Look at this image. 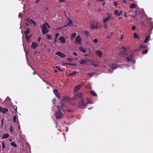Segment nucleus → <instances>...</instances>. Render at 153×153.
<instances>
[{
    "instance_id": "bf43d9fd",
    "label": "nucleus",
    "mask_w": 153,
    "mask_h": 153,
    "mask_svg": "<svg viewBox=\"0 0 153 153\" xmlns=\"http://www.w3.org/2000/svg\"><path fill=\"white\" fill-rule=\"evenodd\" d=\"M122 1L124 3H126V0H122Z\"/></svg>"
},
{
    "instance_id": "f3484780",
    "label": "nucleus",
    "mask_w": 153,
    "mask_h": 153,
    "mask_svg": "<svg viewBox=\"0 0 153 153\" xmlns=\"http://www.w3.org/2000/svg\"><path fill=\"white\" fill-rule=\"evenodd\" d=\"M96 54L99 57H102V53L100 51H96Z\"/></svg>"
},
{
    "instance_id": "aec40b11",
    "label": "nucleus",
    "mask_w": 153,
    "mask_h": 153,
    "mask_svg": "<svg viewBox=\"0 0 153 153\" xmlns=\"http://www.w3.org/2000/svg\"><path fill=\"white\" fill-rule=\"evenodd\" d=\"M150 39V36H147L145 38L144 41V42L145 43H147V41L149 40Z\"/></svg>"
},
{
    "instance_id": "69168bd1",
    "label": "nucleus",
    "mask_w": 153,
    "mask_h": 153,
    "mask_svg": "<svg viewBox=\"0 0 153 153\" xmlns=\"http://www.w3.org/2000/svg\"><path fill=\"white\" fill-rule=\"evenodd\" d=\"M39 0H36L35 2V3H38L39 2Z\"/></svg>"
},
{
    "instance_id": "cd10ccee",
    "label": "nucleus",
    "mask_w": 153,
    "mask_h": 153,
    "mask_svg": "<svg viewBox=\"0 0 153 153\" xmlns=\"http://www.w3.org/2000/svg\"><path fill=\"white\" fill-rule=\"evenodd\" d=\"M10 145L11 146L15 147H17L16 144L14 142H12L10 143Z\"/></svg>"
},
{
    "instance_id": "8fccbe9b",
    "label": "nucleus",
    "mask_w": 153,
    "mask_h": 153,
    "mask_svg": "<svg viewBox=\"0 0 153 153\" xmlns=\"http://www.w3.org/2000/svg\"><path fill=\"white\" fill-rule=\"evenodd\" d=\"M114 6H116L118 5V3L116 2H114Z\"/></svg>"
},
{
    "instance_id": "c03bdc74",
    "label": "nucleus",
    "mask_w": 153,
    "mask_h": 153,
    "mask_svg": "<svg viewBox=\"0 0 153 153\" xmlns=\"http://www.w3.org/2000/svg\"><path fill=\"white\" fill-rule=\"evenodd\" d=\"M2 148L3 149H4L5 146V144L3 142L2 143Z\"/></svg>"
},
{
    "instance_id": "72a5a7b5",
    "label": "nucleus",
    "mask_w": 153,
    "mask_h": 153,
    "mask_svg": "<svg viewBox=\"0 0 153 153\" xmlns=\"http://www.w3.org/2000/svg\"><path fill=\"white\" fill-rule=\"evenodd\" d=\"M134 36L135 39H137L138 37V35L136 33H134Z\"/></svg>"
},
{
    "instance_id": "412c9836",
    "label": "nucleus",
    "mask_w": 153,
    "mask_h": 153,
    "mask_svg": "<svg viewBox=\"0 0 153 153\" xmlns=\"http://www.w3.org/2000/svg\"><path fill=\"white\" fill-rule=\"evenodd\" d=\"M77 97L81 100V99H83L82 97V93L81 92L78 93L77 94Z\"/></svg>"
},
{
    "instance_id": "774afa93",
    "label": "nucleus",
    "mask_w": 153,
    "mask_h": 153,
    "mask_svg": "<svg viewBox=\"0 0 153 153\" xmlns=\"http://www.w3.org/2000/svg\"><path fill=\"white\" fill-rule=\"evenodd\" d=\"M136 17V15H134L132 16V17L133 18H135Z\"/></svg>"
},
{
    "instance_id": "20e7f679",
    "label": "nucleus",
    "mask_w": 153,
    "mask_h": 153,
    "mask_svg": "<svg viewBox=\"0 0 153 153\" xmlns=\"http://www.w3.org/2000/svg\"><path fill=\"white\" fill-rule=\"evenodd\" d=\"M63 114L59 110L56 112V118L57 119H60L62 117Z\"/></svg>"
},
{
    "instance_id": "9d476101",
    "label": "nucleus",
    "mask_w": 153,
    "mask_h": 153,
    "mask_svg": "<svg viewBox=\"0 0 153 153\" xmlns=\"http://www.w3.org/2000/svg\"><path fill=\"white\" fill-rule=\"evenodd\" d=\"M109 67L113 70L118 67V65L116 64H112L109 65Z\"/></svg>"
},
{
    "instance_id": "0e129e2a",
    "label": "nucleus",
    "mask_w": 153,
    "mask_h": 153,
    "mask_svg": "<svg viewBox=\"0 0 153 153\" xmlns=\"http://www.w3.org/2000/svg\"><path fill=\"white\" fill-rule=\"evenodd\" d=\"M57 41L56 39L55 38L54 41V43H55Z\"/></svg>"
},
{
    "instance_id": "2f4dec72",
    "label": "nucleus",
    "mask_w": 153,
    "mask_h": 153,
    "mask_svg": "<svg viewBox=\"0 0 153 153\" xmlns=\"http://www.w3.org/2000/svg\"><path fill=\"white\" fill-rule=\"evenodd\" d=\"M25 38L27 39V41L28 42H30V40H29L30 37L28 36H25Z\"/></svg>"
},
{
    "instance_id": "393cba45",
    "label": "nucleus",
    "mask_w": 153,
    "mask_h": 153,
    "mask_svg": "<svg viewBox=\"0 0 153 153\" xmlns=\"http://www.w3.org/2000/svg\"><path fill=\"white\" fill-rule=\"evenodd\" d=\"M58 107L59 108V109H62V108H65V107H64V105L61 103H59L58 105Z\"/></svg>"
},
{
    "instance_id": "052dcab7",
    "label": "nucleus",
    "mask_w": 153,
    "mask_h": 153,
    "mask_svg": "<svg viewBox=\"0 0 153 153\" xmlns=\"http://www.w3.org/2000/svg\"><path fill=\"white\" fill-rule=\"evenodd\" d=\"M123 13L122 11H121L120 12L119 14V16H120L122 13Z\"/></svg>"
},
{
    "instance_id": "79ce46f5",
    "label": "nucleus",
    "mask_w": 153,
    "mask_h": 153,
    "mask_svg": "<svg viewBox=\"0 0 153 153\" xmlns=\"http://www.w3.org/2000/svg\"><path fill=\"white\" fill-rule=\"evenodd\" d=\"M10 132H13V128L12 126H10Z\"/></svg>"
},
{
    "instance_id": "603ef678",
    "label": "nucleus",
    "mask_w": 153,
    "mask_h": 153,
    "mask_svg": "<svg viewBox=\"0 0 153 153\" xmlns=\"http://www.w3.org/2000/svg\"><path fill=\"white\" fill-rule=\"evenodd\" d=\"M59 2L60 3L63 2H65V0H59Z\"/></svg>"
},
{
    "instance_id": "bb28decb",
    "label": "nucleus",
    "mask_w": 153,
    "mask_h": 153,
    "mask_svg": "<svg viewBox=\"0 0 153 153\" xmlns=\"http://www.w3.org/2000/svg\"><path fill=\"white\" fill-rule=\"evenodd\" d=\"M62 100H65L66 101H67L69 100L68 97V96H65L63 97Z\"/></svg>"
},
{
    "instance_id": "473e14b6",
    "label": "nucleus",
    "mask_w": 153,
    "mask_h": 153,
    "mask_svg": "<svg viewBox=\"0 0 153 153\" xmlns=\"http://www.w3.org/2000/svg\"><path fill=\"white\" fill-rule=\"evenodd\" d=\"M77 73V71H75L73 73L69 74L68 75H70L71 76H73L74 75L76 74Z\"/></svg>"
},
{
    "instance_id": "7ed1b4c3",
    "label": "nucleus",
    "mask_w": 153,
    "mask_h": 153,
    "mask_svg": "<svg viewBox=\"0 0 153 153\" xmlns=\"http://www.w3.org/2000/svg\"><path fill=\"white\" fill-rule=\"evenodd\" d=\"M121 48L123 51H121V54L124 56H127L128 54V53L127 51V48L126 47H122Z\"/></svg>"
},
{
    "instance_id": "4be33fe9",
    "label": "nucleus",
    "mask_w": 153,
    "mask_h": 153,
    "mask_svg": "<svg viewBox=\"0 0 153 153\" xmlns=\"http://www.w3.org/2000/svg\"><path fill=\"white\" fill-rule=\"evenodd\" d=\"M136 5L135 4L132 3L131 4L130 6V7L131 9H134L136 7Z\"/></svg>"
},
{
    "instance_id": "6ab92c4d",
    "label": "nucleus",
    "mask_w": 153,
    "mask_h": 153,
    "mask_svg": "<svg viewBox=\"0 0 153 153\" xmlns=\"http://www.w3.org/2000/svg\"><path fill=\"white\" fill-rule=\"evenodd\" d=\"M8 111V109L5 108H3L2 113L3 114H5Z\"/></svg>"
},
{
    "instance_id": "1a4fd4ad",
    "label": "nucleus",
    "mask_w": 153,
    "mask_h": 153,
    "mask_svg": "<svg viewBox=\"0 0 153 153\" xmlns=\"http://www.w3.org/2000/svg\"><path fill=\"white\" fill-rule=\"evenodd\" d=\"M108 16L105 18H103V21L104 23H106L107 21L110 20L111 19V15L110 14L108 13L107 14Z\"/></svg>"
},
{
    "instance_id": "4c0bfd02",
    "label": "nucleus",
    "mask_w": 153,
    "mask_h": 153,
    "mask_svg": "<svg viewBox=\"0 0 153 153\" xmlns=\"http://www.w3.org/2000/svg\"><path fill=\"white\" fill-rule=\"evenodd\" d=\"M76 33H73L71 35V37L72 38H74L76 36Z\"/></svg>"
},
{
    "instance_id": "f8f14e48",
    "label": "nucleus",
    "mask_w": 153,
    "mask_h": 153,
    "mask_svg": "<svg viewBox=\"0 0 153 153\" xmlns=\"http://www.w3.org/2000/svg\"><path fill=\"white\" fill-rule=\"evenodd\" d=\"M82 85V84H80L76 86L74 88V91H76L80 89Z\"/></svg>"
},
{
    "instance_id": "9b49d317",
    "label": "nucleus",
    "mask_w": 153,
    "mask_h": 153,
    "mask_svg": "<svg viewBox=\"0 0 153 153\" xmlns=\"http://www.w3.org/2000/svg\"><path fill=\"white\" fill-rule=\"evenodd\" d=\"M38 44L37 43L33 42L32 43L31 47V48H33V49H35L38 46Z\"/></svg>"
},
{
    "instance_id": "0eeeda50",
    "label": "nucleus",
    "mask_w": 153,
    "mask_h": 153,
    "mask_svg": "<svg viewBox=\"0 0 153 153\" xmlns=\"http://www.w3.org/2000/svg\"><path fill=\"white\" fill-rule=\"evenodd\" d=\"M55 54L59 56V57L63 58L66 56V55L60 51H58L55 53Z\"/></svg>"
},
{
    "instance_id": "5701e85b",
    "label": "nucleus",
    "mask_w": 153,
    "mask_h": 153,
    "mask_svg": "<svg viewBox=\"0 0 153 153\" xmlns=\"http://www.w3.org/2000/svg\"><path fill=\"white\" fill-rule=\"evenodd\" d=\"M30 33V30L28 28H27V30L25 31L24 33L25 35V36H27V35L29 34Z\"/></svg>"
},
{
    "instance_id": "ea45409f",
    "label": "nucleus",
    "mask_w": 153,
    "mask_h": 153,
    "mask_svg": "<svg viewBox=\"0 0 153 153\" xmlns=\"http://www.w3.org/2000/svg\"><path fill=\"white\" fill-rule=\"evenodd\" d=\"M147 53V49H146L143 51L142 53V54H146Z\"/></svg>"
},
{
    "instance_id": "c9c22d12",
    "label": "nucleus",
    "mask_w": 153,
    "mask_h": 153,
    "mask_svg": "<svg viewBox=\"0 0 153 153\" xmlns=\"http://www.w3.org/2000/svg\"><path fill=\"white\" fill-rule=\"evenodd\" d=\"M46 39L49 40L51 39V36L49 34H47L46 35Z\"/></svg>"
},
{
    "instance_id": "680f3d73",
    "label": "nucleus",
    "mask_w": 153,
    "mask_h": 153,
    "mask_svg": "<svg viewBox=\"0 0 153 153\" xmlns=\"http://www.w3.org/2000/svg\"><path fill=\"white\" fill-rule=\"evenodd\" d=\"M66 111H67V112H70L71 111L70 110H68V109L66 110Z\"/></svg>"
},
{
    "instance_id": "de8ad7c7",
    "label": "nucleus",
    "mask_w": 153,
    "mask_h": 153,
    "mask_svg": "<svg viewBox=\"0 0 153 153\" xmlns=\"http://www.w3.org/2000/svg\"><path fill=\"white\" fill-rule=\"evenodd\" d=\"M136 28V27L135 26H133L131 27V29L132 30H135Z\"/></svg>"
},
{
    "instance_id": "58836bf2",
    "label": "nucleus",
    "mask_w": 153,
    "mask_h": 153,
    "mask_svg": "<svg viewBox=\"0 0 153 153\" xmlns=\"http://www.w3.org/2000/svg\"><path fill=\"white\" fill-rule=\"evenodd\" d=\"M85 34L87 35V37L88 36L89 33L88 30H85L84 32Z\"/></svg>"
},
{
    "instance_id": "a878e982",
    "label": "nucleus",
    "mask_w": 153,
    "mask_h": 153,
    "mask_svg": "<svg viewBox=\"0 0 153 153\" xmlns=\"http://www.w3.org/2000/svg\"><path fill=\"white\" fill-rule=\"evenodd\" d=\"M90 93L93 96H97V94L93 91L91 90L90 92Z\"/></svg>"
},
{
    "instance_id": "e433bc0d",
    "label": "nucleus",
    "mask_w": 153,
    "mask_h": 153,
    "mask_svg": "<svg viewBox=\"0 0 153 153\" xmlns=\"http://www.w3.org/2000/svg\"><path fill=\"white\" fill-rule=\"evenodd\" d=\"M114 14L116 16L119 15V11L117 10H115L114 12Z\"/></svg>"
},
{
    "instance_id": "f704fd0d",
    "label": "nucleus",
    "mask_w": 153,
    "mask_h": 153,
    "mask_svg": "<svg viewBox=\"0 0 153 153\" xmlns=\"http://www.w3.org/2000/svg\"><path fill=\"white\" fill-rule=\"evenodd\" d=\"M97 28V27L94 25H92L91 26V28L92 30H93L94 28Z\"/></svg>"
},
{
    "instance_id": "13d9d810",
    "label": "nucleus",
    "mask_w": 153,
    "mask_h": 153,
    "mask_svg": "<svg viewBox=\"0 0 153 153\" xmlns=\"http://www.w3.org/2000/svg\"><path fill=\"white\" fill-rule=\"evenodd\" d=\"M3 121H4V119H2V120H1V126H3Z\"/></svg>"
},
{
    "instance_id": "c756f323",
    "label": "nucleus",
    "mask_w": 153,
    "mask_h": 153,
    "mask_svg": "<svg viewBox=\"0 0 153 153\" xmlns=\"http://www.w3.org/2000/svg\"><path fill=\"white\" fill-rule=\"evenodd\" d=\"M140 24L141 25L145 27L146 25L144 23V22L143 21H140Z\"/></svg>"
},
{
    "instance_id": "423d86ee",
    "label": "nucleus",
    "mask_w": 153,
    "mask_h": 153,
    "mask_svg": "<svg viewBox=\"0 0 153 153\" xmlns=\"http://www.w3.org/2000/svg\"><path fill=\"white\" fill-rule=\"evenodd\" d=\"M134 58L133 55L132 54H129L128 56H126V59L128 61H131L133 60V59Z\"/></svg>"
},
{
    "instance_id": "4468645a",
    "label": "nucleus",
    "mask_w": 153,
    "mask_h": 153,
    "mask_svg": "<svg viewBox=\"0 0 153 153\" xmlns=\"http://www.w3.org/2000/svg\"><path fill=\"white\" fill-rule=\"evenodd\" d=\"M68 23L67 25H65L64 27H65L67 25H68L69 26H71L73 24V21H72L70 19L68 18Z\"/></svg>"
},
{
    "instance_id": "09e8293b",
    "label": "nucleus",
    "mask_w": 153,
    "mask_h": 153,
    "mask_svg": "<svg viewBox=\"0 0 153 153\" xmlns=\"http://www.w3.org/2000/svg\"><path fill=\"white\" fill-rule=\"evenodd\" d=\"M94 42L97 43L98 42V41L97 39H95L94 40Z\"/></svg>"
},
{
    "instance_id": "3c124183",
    "label": "nucleus",
    "mask_w": 153,
    "mask_h": 153,
    "mask_svg": "<svg viewBox=\"0 0 153 153\" xmlns=\"http://www.w3.org/2000/svg\"><path fill=\"white\" fill-rule=\"evenodd\" d=\"M123 36L122 35H121V37L120 38V41H123Z\"/></svg>"
},
{
    "instance_id": "4d7b16f0",
    "label": "nucleus",
    "mask_w": 153,
    "mask_h": 153,
    "mask_svg": "<svg viewBox=\"0 0 153 153\" xmlns=\"http://www.w3.org/2000/svg\"><path fill=\"white\" fill-rule=\"evenodd\" d=\"M124 16H125L126 17V18H127V17H128V16H127V15L126 13H124Z\"/></svg>"
},
{
    "instance_id": "a211bd4d",
    "label": "nucleus",
    "mask_w": 153,
    "mask_h": 153,
    "mask_svg": "<svg viewBox=\"0 0 153 153\" xmlns=\"http://www.w3.org/2000/svg\"><path fill=\"white\" fill-rule=\"evenodd\" d=\"M87 62V61L85 59H82L79 61V63L81 64H85Z\"/></svg>"
},
{
    "instance_id": "6e6552de",
    "label": "nucleus",
    "mask_w": 153,
    "mask_h": 153,
    "mask_svg": "<svg viewBox=\"0 0 153 153\" xmlns=\"http://www.w3.org/2000/svg\"><path fill=\"white\" fill-rule=\"evenodd\" d=\"M53 91V93L55 94L56 96L59 99H60L61 96L59 93L58 92V90L54 89Z\"/></svg>"
},
{
    "instance_id": "39448f33",
    "label": "nucleus",
    "mask_w": 153,
    "mask_h": 153,
    "mask_svg": "<svg viewBox=\"0 0 153 153\" xmlns=\"http://www.w3.org/2000/svg\"><path fill=\"white\" fill-rule=\"evenodd\" d=\"M82 40V39L81 38V36H80L78 35L76 38V42L79 45H81V42Z\"/></svg>"
},
{
    "instance_id": "f257e3e1",
    "label": "nucleus",
    "mask_w": 153,
    "mask_h": 153,
    "mask_svg": "<svg viewBox=\"0 0 153 153\" xmlns=\"http://www.w3.org/2000/svg\"><path fill=\"white\" fill-rule=\"evenodd\" d=\"M87 103L86 101L83 100V99H81V100H79L78 102V106L80 108H84Z\"/></svg>"
},
{
    "instance_id": "b1692460",
    "label": "nucleus",
    "mask_w": 153,
    "mask_h": 153,
    "mask_svg": "<svg viewBox=\"0 0 153 153\" xmlns=\"http://www.w3.org/2000/svg\"><path fill=\"white\" fill-rule=\"evenodd\" d=\"M9 137V135L7 134H4L2 136L3 139H5L8 138Z\"/></svg>"
},
{
    "instance_id": "7c9ffc66",
    "label": "nucleus",
    "mask_w": 153,
    "mask_h": 153,
    "mask_svg": "<svg viewBox=\"0 0 153 153\" xmlns=\"http://www.w3.org/2000/svg\"><path fill=\"white\" fill-rule=\"evenodd\" d=\"M65 64L68 65H71V66H76V64L74 63H65Z\"/></svg>"
},
{
    "instance_id": "dca6fc26",
    "label": "nucleus",
    "mask_w": 153,
    "mask_h": 153,
    "mask_svg": "<svg viewBox=\"0 0 153 153\" xmlns=\"http://www.w3.org/2000/svg\"><path fill=\"white\" fill-rule=\"evenodd\" d=\"M26 21L30 23L31 24L33 23L35 25L36 24L35 22L33 20L29 19H27L26 20Z\"/></svg>"
},
{
    "instance_id": "f03ea898",
    "label": "nucleus",
    "mask_w": 153,
    "mask_h": 153,
    "mask_svg": "<svg viewBox=\"0 0 153 153\" xmlns=\"http://www.w3.org/2000/svg\"><path fill=\"white\" fill-rule=\"evenodd\" d=\"M47 26H48L49 28H50L49 25L47 23H44L43 25L42 32L43 34H46L48 32L49 30L48 29Z\"/></svg>"
},
{
    "instance_id": "e2e57ef3",
    "label": "nucleus",
    "mask_w": 153,
    "mask_h": 153,
    "mask_svg": "<svg viewBox=\"0 0 153 153\" xmlns=\"http://www.w3.org/2000/svg\"><path fill=\"white\" fill-rule=\"evenodd\" d=\"M107 39H109V38H110L111 37H110V36L109 35H108V36H107Z\"/></svg>"
},
{
    "instance_id": "c85d7f7f",
    "label": "nucleus",
    "mask_w": 153,
    "mask_h": 153,
    "mask_svg": "<svg viewBox=\"0 0 153 153\" xmlns=\"http://www.w3.org/2000/svg\"><path fill=\"white\" fill-rule=\"evenodd\" d=\"M17 119H18V117L16 115L13 116V121L14 123H16Z\"/></svg>"
},
{
    "instance_id": "37998d69",
    "label": "nucleus",
    "mask_w": 153,
    "mask_h": 153,
    "mask_svg": "<svg viewBox=\"0 0 153 153\" xmlns=\"http://www.w3.org/2000/svg\"><path fill=\"white\" fill-rule=\"evenodd\" d=\"M140 48H146V46L145 45H141L140 47Z\"/></svg>"
},
{
    "instance_id": "2eb2a0df",
    "label": "nucleus",
    "mask_w": 153,
    "mask_h": 153,
    "mask_svg": "<svg viewBox=\"0 0 153 153\" xmlns=\"http://www.w3.org/2000/svg\"><path fill=\"white\" fill-rule=\"evenodd\" d=\"M79 49L80 51L84 53L86 52L87 50L86 48H84L82 46H80L79 48Z\"/></svg>"
},
{
    "instance_id": "ddd939ff",
    "label": "nucleus",
    "mask_w": 153,
    "mask_h": 153,
    "mask_svg": "<svg viewBox=\"0 0 153 153\" xmlns=\"http://www.w3.org/2000/svg\"><path fill=\"white\" fill-rule=\"evenodd\" d=\"M59 39L60 42L62 43H65V38L63 36L59 37Z\"/></svg>"
},
{
    "instance_id": "a18cd8bd",
    "label": "nucleus",
    "mask_w": 153,
    "mask_h": 153,
    "mask_svg": "<svg viewBox=\"0 0 153 153\" xmlns=\"http://www.w3.org/2000/svg\"><path fill=\"white\" fill-rule=\"evenodd\" d=\"M91 65H94L95 67H98L99 66V65L97 64H95L93 63H91Z\"/></svg>"
},
{
    "instance_id": "5fc2aeb1",
    "label": "nucleus",
    "mask_w": 153,
    "mask_h": 153,
    "mask_svg": "<svg viewBox=\"0 0 153 153\" xmlns=\"http://www.w3.org/2000/svg\"><path fill=\"white\" fill-rule=\"evenodd\" d=\"M41 39V38L40 37H39L38 39V42H39Z\"/></svg>"
},
{
    "instance_id": "6e6d98bb",
    "label": "nucleus",
    "mask_w": 153,
    "mask_h": 153,
    "mask_svg": "<svg viewBox=\"0 0 153 153\" xmlns=\"http://www.w3.org/2000/svg\"><path fill=\"white\" fill-rule=\"evenodd\" d=\"M3 108H2L1 107H0V112H2L3 111Z\"/></svg>"
},
{
    "instance_id": "49530a36",
    "label": "nucleus",
    "mask_w": 153,
    "mask_h": 153,
    "mask_svg": "<svg viewBox=\"0 0 153 153\" xmlns=\"http://www.w3.org/2000/svg\"><path fill=\"white\" fill-rule=\"evenodd\" d=\"M59 33H56L55 35V38L57 39L58 37V36L59 35Z\"/></svg>"
},
{
    "instance_id": "864d4df0",
    "label": "nucleus",
    "mask_w": 153,
    "mask_h": 153,
    "mask_svg": "<svg viewBox=\"0 0 153 153\" xmlns=\"http://www.w3.org/2000/svg\"><path fill=\"white\" fill-rule=\"evenodd\" d=\"M57 67V69H58V70L60 71H63L59 67Z\"/></svg>"
},
{
    "instance_id": "338daca9",
    "label": "nucleus",
    "mask_w": 153,
    "mask_h": 153,
    "mask_svg": "<svg viewBox=\"0 0 153 153\" xmlns=\"http://www.w3.org/2000/svg\"><path fill=\"white\" fill-rule=\"evenodd\" d=\"M73 54L75 56H77V53L76 52H74L73 53Z\"/></svg>"
},
{
    "instance_id": "a19ab883",
    "label": "nucleus",
    "mask_w": 153,
    "mask_h": 153,
    "mask_svg": "<svg viewBox=\"0 0 153 153\" xmlns=\"http://www.w3.org/2000/svg\"><path fill=\"white\" fill-rule=\"evenodd\" d=\"M73 59H71V58H68L67 59V60L68 62H71L73 60Z\"/></svg>"
}]
</instances>
